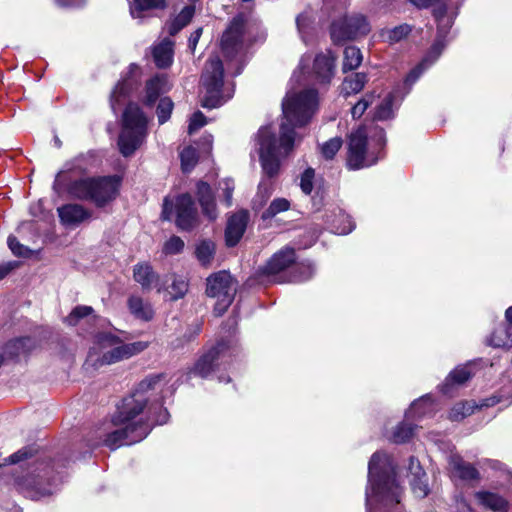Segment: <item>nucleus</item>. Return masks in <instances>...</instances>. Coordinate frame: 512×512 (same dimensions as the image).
<instances>
[{
  "label": "nucleus",
  "instance_id": "1",
  "mask_svg": "<svg viewBox=\"0 0 512 512\" xmlns=\"http://www.w3.org/2000/svg\"><path fill=\"white\" fill-rule=\"evenodd\" d=\"M318 92L304 89L300 92L289 91L283 100L282 110L285 122L281 124L277 140L271 127H262L257 135L258 154L263 172L273 177L280 169V156H287L294 148L296 133L294 128L309 123L318 110Z\"/></svg>",
  "mask_w": 512,
  "mask_h": 512
},
{
  "label": "nucleus",
  "instance_id": "2",
  "mask_svg": "<svg viewBox=\"0 0 512 512\" xmlns=\"http://www.w3.org/2000/svg\"><path fill=\"white\" fill-rule=\"evenodd\" d=\"M163 376L154 375L141 381L134 392L122 400L112 417L114 430L107 434L104 444L110 449L140 442L150 433V414L158 409L151 402L153 395L162 389ZM169 413L162 406L154 421L163 425L167 423Z\"/></svg>",
  "mask_w": 512,
  "mask_h": 512
},
{
  "label": "nucleus",
  "instance_id": "3",
  "mask_svg": "<svg viewBox=\"0 0 512 512\" xmlns=\"http://www.w3.org/2000/svg\"><path fill=\"white\" fill-rule=\"evenodd\" d=\"M402 493L391 457L384 452H375L368 465L367 512H390L400 503Z\"/></svg>",
  "mask_w": 512,
  "mask_h": 512
},
{
  "label": "nucleus",
  "instance_id": "4",
  "mask_svg": "<svg viewBox=\"0 0 512 512\" xmlns=\"http://www.w3.org/2000/svg\"><path fill=\"white\" fill-rule=\"evenodd\" d=\"M148 346L149 343L146 341L125 343L115 334L101 332L95 336L94 344L87 356V363L95 368L112 365L143 352Z\"/></svg>",
  "mask_w": 512,
  "mask_h": 512
},
{
  "label": "nucleus",
  "instance_id": "5",
  "mask_svg": "<svg viewBox=\"0 0 512 512\" xmlns=\"http://www.w3.org/2000/svg\"><path fill=\"white\" fill-rule=\"evenodd\" d=\"M385 133L382 128L374 127L368 131L359 127L349 136L347 166L358 170L374 165L385 146Z\"/></svg>",
  "mask_w": 512,
  "mask_h": 512
},
{
  "label": "nucleus",
  "instance_id": "6",
  "mask_svg": "<svg viewBox=\"0 0 512 512\" xmlns=\"http://www.w3.org/2000/svg\"><path fill=\"white\" fill-rule=\"evenodd\" d=\"M148 119L137 104L130 103L122 115L118 148L124 157L132 156L146 141Z\"/></svg>",
  "mask_w": 512,
  "mask_h": 512
},
{
  "label": "nucleus",
  "instance_id": "7",
  "mask_svg": "<svg viewBox=\"0 0 512 512\" xmlns=\"http://www.w3.org/2000/svg\"><path fill=\"white\" fill-rule=\"evenodd\" d=\"M120 182L119 176L79 179L70 184L69 193L75 198L90 200L102 207L116 197Z\"/></svg>",
  "mask_w": 512,
  "mask_h": 512
},
{
  "label": "nucleus",
  "instance_id": "8",
  "mask_svg": "<svg viewBox=\"0 0 512 512\" xmlns=\"http://www.w3.org/2000/svg\"><path fill=\"white\" fill-rule=\"evenodd\" d=\"M223 65L218 56H212L205 64L202 74V84L205 94L202 106L216 108L223 105L233 95V88L223 87Z\"/></svg>",
  "mask_w": 512,
  "mask_h": 512
},
{
  "label": "nucleus",
  "instance_id": "9",
  "mask_svg": "<svg viewBox=\"0 0 512 512\" xmlns=\"http://www.w3.org/2000/svg\"><path fill=\"white\" fill-rule=\"evenodd\" d=\"M450 30L451 20L449 18H440L433 44L428 49L421 62L407 74L404 80L405 93H409L420 76L439 59L451 39V37H449Z\"/></svg>",
  "mask_w": 512,
  "mask_h": 512
},
{
  "label": "nucleus",
  "instance_id": "10",
  "mask_svg": "<svg viewBox=\"0 0 512 512\" xmlns=\"http://www.w3.org/2000/svg\"><path fill=\"white\" fill-rule=\"evenodd\" d=\"M371 31L368 18L361 13L345 14L334 19L330 26V36L335 44L366 36Z\"/></svg>",
  "mask_w": 512,
  "mask_h": 512
},
{
  "label": "nucleus",
  "instance_id": "11",
  "mask_svg": "<svg viewBox=\"0 0 512 512\" xmlns=\"http://www.w3.org/2000/svg\"><path fill=\"white\" fill-rule=\"evenodd\" d=\"M236 347L228 341H221L200 356L190 369L189 374L201 378L209 377L220 366L230 363L236 354Z\"/></svg>",
  "mask_w": 512,
  "mask_h": 512
},
{
  "label": "nucleus",
  "instance_id": "12",
  "mask_svg": "<svg viewBox=\"0 0 512 512\" xmlns=\"http://www.w3.org/2000/svg\"><path fill=\"white\" fill-rule=\"evenodd\" d=\"M236 293V282L229 272L219 271L207 278L206 294L216 298L214 313L221 316L231 305Z\"/></svg>",
  "mask_w": 512,
  "mask_h": 512
},
{
  "label": "nucleus",
  "instance_id": "13",
  "mask_svg": "<svg viewBox=\"0 0 512 512\" xmlns=\"http://www.w3.org/2000/svg\"><path fill=\"white\" fill-rule=\"evenodd\" d=\"M173 216H175L176 225L182 230H190L195 226L197 210L189 194L179 195L175 200L165 198L162 217L165 220H171Z\"/></svg>",
  "mask_w": 512,
  "mask_h": 512
},
{
  "label": "nucleus",
  "instance_id": "14",
  "mask_svg": "<svg viewBox=\"0 0 512 512\" xmlns=\"http://www.w3.org/2000/svg\"><path fill=\"white\" fill-rule=\"evenodd\" d=\"M247 28L242 16L235 17L223 33L221 39L222 51L228 58L235 57L242 51L248 40Z\"/></svg>",
  "mask_w": 512,
  "mask_h": 512
},
{
  "label": "nucleus",
  "instance_id": "15",
  "mask_svg": "<svg viewBox=\"0 0 512 512\" xmlns=\"http://www.w3.org/2000/svg\"><path fill=\"white\" fill-rule=\"evenodd\" d=\"M448 467L453 479H459L464 482H477L480 480V473L477 468L465 461L457 453H452L448 456Z\"/></svg>",
  "mask_w": 512,
  "mask_h": 512
},
{
  "label": "nucleus",
  "instance_id": "16",
  "mask_svg": "<svg viewBox=\"0 0 512 512\" xmlns=\"http://www.w3.org/2000/svg\"><path fill=\"white\" fill-rule=\"evenodd\" d=\"M335 55L330 50L316 55L313 64L314 79L320 84H329L335 74Z\"/></svg>",
  "mask_w": 512,
  "mask_h": 512
},
{
  "label": "nucleus",
  "instance_id": "17",
  "mask_svg": "<svg viewBox=\"0 0 512 512\" xmlns=\"http://www.w3.org/2000/svg\"><path fill=\"white\" fill-rule=\"evenodd\" d=\"M45 476L46 474L28 475L27 477L18 480V487L27 497L33 500H38L52 493V489L47 487L45 484Z\"/></svg>",
  "mask_w": 512,
  "mask_h": 512
},
{
  "label": "nucleus",
  "instance_id": "18",
  "mask_svg": "<svg viewBox=\"0 0 512 512\" xmlns=\"http://www.w3.org/2000/svg\"><path fill=\"white\" fill-rule=\"evenodd\" d=\"M60 222L67 227H76L91 217V212L80 204H66L57 208Z\"/></svg>",
  "mask_w": 512,
  "mask_h": 512
},
{
  "label": "nucleus",
  "instance_id": "19",
  "mask_svg": "<svg viewBox=\"0 0 512 512\" xmlns=\"http://www.w3.org/2000/svg\"><path fill=\"white\" fill-rule=\"evenodd\" d=\"M248 218L249 215L246 211H240L228 219L225 230V240L228 246H235L240 241L246 230Z\"/></svg>",
  "mask_w": 512,
  "mask_h": 512
},
{
  "label": "nucleus",
  "instance_id": "20",
  "mask_svg": "<svg viewBox=\"0 0 512 512\" xmlns=\"http://www.w3.org/2000/svg\"><path fill=\"white\" fill-rule=\"evenodd\" d=\"M409 470L411 474L410 485L413 494L417 498H424L429 494L427 475L420 466L419 461L411 457L409 461Z\"/></svg>",
  "mask_w": 512,
  "mask_h": 512
},
{
  "label": "nucleus",
  "instance_id": "21",
  "mask_svg": "<svg viewBox=\"0 0 512 512\" xmlns=\"http://www.w3.org/2000/svg\"><path fill=\"white\" fill-rule=\"evenodd\" d=\"M477 504L493 512H509V503L501 495L488 490H479L474 493Z\"/></svg>",
  "mask_w": 512,
  "mask_h": 512
},
{
  "label": "nucleus",
  "instance_id": "22",
  "mask_svg": "<svg viewBox=\"0 0 512 512\" xmlns=\"http://www.w3.org/2000/svg\"><path fill=\"white\" fill-rule=\"evenodd\" d=\"M133 279L144 291H150L159 281V275L149 262H139L133 266Z\"/></svg>",
  "mask_w": 512,
  "mask_h": 512
},
{
  "label": "nucleus",
  "instance_id": "23",
  "mask_svg": "<svg viewBox=\"0 0 512 512\" xmlns=\"http://www.w3.org/2000/svg\"><path fill=\"white\" fill-rule=\"evenodd\" d=\"M127 308L135 319L142 322L151 321L155 315L152 304L139 295H130L128 297Z\"/></svg>",
  "mask_w": 512,
  "mask_h": 512
},
{
  "label": "nucleus",
  "instance_id": "24",
  "mask_svg": "<svg viewBox=\"0 0 512 512\" xmlns=\"http://www.w3.org/2000/svg\"><path fill=\"white\" fill-rule=\"evenodd\" d=\"M295 261V251L284 248L276 252L263 268L264 274L276 275L288 268Z\"/></svg>",
  "mask_w": 512,
  "mask_h": 512
},
{
  "label": "nucleus",
  "instance_id": "25",
  "mask_svg": "<svg viewBox=\"0 0 512 512\" xmlns=\"http://www.w3.org/2000/svg\"><path fill=\"white\" fill-rule=\"evenodd\" d=\"M473 366V363H467L465 365L458 366L451 371L446 377L444 383L441 385L442 393L450 394L454 386L462 385L468 381L474 374Z\"/></svg>",
  "mask_w": 512,
  "mask_h": 512
},
{
  "label": "nucleus",
  "instance_id": "26",
  "mask_svg": "<svg viewBox=\"0 0 512 512\" xmlns=\"http://www.w3.org/2000/svg\"><path fill=\"white\" fill-rule=\"evenodd\" d=\"M197 195L203 215L209 220H215L218 216V211L210 186L205 182H199L197 185Z\"/></svg>",
  "mask_w": 512,
  "mask_h": 512
},
{
  "label": "nucleus",
  "instance_id": "27",
  "mask_svg": "<svg viewBox=\"0 0 512 512\" xmlns=\"http://www.w3.org/2000/svg\"><path fill=\"white\" fill-rule=\"evenodd\" d=\"M168 83L165 76H155L146 83L144 103L147 106L153 105L161 94L168 91Z\"/></svg>",
  "mask_w": 512,
  "mask_h": 512
},
{
  "label": "nucleus",
  "instance_id": "28",
  "mask_svg": "<svg viewBox=\"0 0 512 512\" xmlns=\"http://www.w3.org/2000/svg\"><path fill=\"white\" fill-rule=\"evenodd\" d=\"M396 94L397 91L390 92L377 103L374 111V119L383 121L394 117L395 110L398 107Z\"/></svg>",
  "mask_w": 512,
  "mask_h": 512
},
{
  "label": "nucleus",
  "instance_id": "29",
  "mask_svg": "<svg viewBox=\"0 0 512 512\" xmlns=\"http://www.w3.org/2000/svg\"><path fill=\"white\" fill-rule=\"evenodd\" d=\"M435 411V404L430 395L415 400L405 414L407 420L431 415Z\"/></svg>",
  "mask_w": 512,
  "mask_h": 512
},
{
  "label": "nucleus",
  "instance_id": "30",
  "mask_svg": "<svg viewBox=\"0 0 512 512\" xmlns=\"http://www.w3.org/2000/svg\"><path fill=\"white\" fill-rule=\"evenodd\" d=\"M173 41L163 39L153 48L154 62L159 68H166L171 65L173 60Z\"/></svg>",
  "mask_w": 512,
  "mask_h": 512
},
{
  "label": "nucleus",
  "instance_id": "31",
  "mask_svg": "<svg viewBox=\"0 0 512 512\" xmlns=\"http://www.w3.org/2000/svg\"><path fill=\"white\" fill-rule=\"evenodd\" d=\"M411 32L412 27L404 23L393 28L381 29L379 31V38L381 41L392 45L406 39Z\"/></svg>",
  "mask_w": 512,
  "mask_h": 512
},
{
  "label": "nucleus",
  "instance_id": "32",
  "mask_svg": "<svg viewBox=\"0 0 512 512\" xmlns=\"http://www.w3.org/2000/svg\"><path fill=\"white\" fill-rule=\"evenodd\" d=\"M314 21L315 18L311 11H304L296 18L298 33L305 44H308L313 38L315 31Z\"/></svg>",
  "mask_w": 512,
  "mask_h": 512
},
{
  "label": "nucleus",
  "instance_id": "33",
  "mask_svg": "<svg viewBox=\"0 0 512 512\" xmlns=\"http://www.w3.org/2000/svg\"><path fill=\"white\" fill-rule=\"evenodd\" d=\"M194 14L195 7L193 5L185 6L179 14L167 24L168 33L171 36L177 34L191 22Z\"/></svg>",
  "mask_w": 512,
  "mask_h": 512
},
{
  "label": "nucleus",
  "instance_id": "34",
  "mask_svg": "<svg viewBox=\"0 0 512 512\" xmlns=\"http://www.w3.org/2000/svg\"><path fill=\"white\" fill-rule=\"evenodd\" d=\"M135 85V81L129 77L119 81L111 93L110 105L115 112L117 106L129 95Z\"/></svg>",
  "mask_w": 512,
  "mask_h": 512
},
{
  "label": "nucleus",
  "instance_id": "35",
  "mask_svg": "<svg viewBox=\"0 0 512 512\" xmlns=\"http://www.w3.org/2000/svg\"><path fill=\"white\" fill-rule=\"evenodd\" d=\"M367 82V76L364 73H355L347 76L342 85L341 91L345 96L360 92Z\"/></svg>",
  "mask_w": 512,
  "mask_h": 512
},
{
  "label": "nucleus",
  "instance_id": "36",
  "mask_svg": "<svg viewBox=\"0 0 512 512\" xmlns=\"http://www.w3.org/2000/svg\"><path fill=\"white\" fill-rule=\"evenodd\" d=\"M164 7L165 0H133L130 5V14L133 18H140L143 11Z\"/></svg>",
  "mask_w": 512,
  "mask_h": 512
},
{
  "label": "nucleus",
  "instance_id": "37",
  "mask_svg": "<svg viewBox=\"0 0 512 512\" xmlns=\"http://www.w3.org/2000/svg\"><path fill=\"white\" fill-rule=\"evenodd\" d=\"M464 0H452L449 5L443 4L435 10V20L439 24L440 18H449L451 20V27L454 24V20L458 15V10L463 4Z\"/></svg>",
  "mask_w": 512,
  "mask_h": 512
},
{
  "label": "nucleus",
  "instance_id": "38",
  "mask_svg": "<svg viewBox=\"0 0 512 512\" xmlns=\"http://www.w3.org/2000/svg\"><path fill=\"white\" fill-rule=\"evenodd\" d=\"M362 59L363 56L359 48L356 46H347L344 50L343 71L347 72L358 68Z\"/></svg>",
  "mask_w": 512,
  "mask_h": 512
},
{
  "label": "nucleus",
  "instance_id": "39",
  "mask_svg": "<svg viewBox=\"0 0 512 512\" xmlns=\"http://www.w3.org/2000/svg\"><path fill=\"white\" fill-rule=\"evenodd\" d=\"M489 345L493 347L508 348L512 346V328L500 327L495 330L488 340Z\"/></svg>",
  "mask_w": 512,
  "mask_h": 512
},
{
  "label": "nucleus",
  "instance_id": "40",
  "mask_svg": "<svg viewBox=\"0 0 512 512\" xmlns=\"http://www.w3.org/2000/svg\"><path fill=\"white\" fill-rule=\"evenodd\" d=\"M188 280L183 276L173 275L172 283L169 286L170 299L176 301L183 298L188 292Z\"/></svg>",
  "mask_w": 512,
  "mask_h": 512
},
{
  "label": "nucleus",
  "instance_id": "41",
  "mask_svg": "<svg viewBox=\"0 0 512 512\" xmlns=\"http://www.w3.org/2000/svg\"><path fill=\"white\" fill-rule=\"evenodd\" d=\"M215 245L211 241L204 240L196 247V257L203 265H208L213 259Z\"/></svg>",
  "mask_w": 512,
  "mask_h": 512
},
{
  "label": "nucleus",
  "instance_id": "42",
  "mask_svg": "<svg viewBox=\"0 0 512 512\" xmlns=\"http://www.w3.org/2000/svg\"><path fill=\"white\" fill-rule=\"evenodd\" d=\"M475 404L473 402H459L453 406L449 413V418L452 421H461L465 417L471 415L475 409Z\"/></svg>",
  "mask_w": 512,
  "mask_h": 512
},
{
  "label": "nucleus",
  "instance_id": "43",
  "mask_svg": "<svg viewBox=\"0 0 512 512\" xmlns=\"http://www.w3.org/2000/svg\"><path fill=\"white\" fill-rule=\"evenodd\" d=\"M343 141L340 137H333L320 146V153L326 160H331L342 147Z\"/></svg>",
  "mask_w": 512,
  "mask_h": 512
},
{
  "label": "nucleus",
  "instance_id": "44",
  "mask_svg": "<svg viewBox=\"0 0 512 512\" xmlns=\"http://www.w3.org/2000/svg\"><path fill=\"white\" fill-rule=\"evenodd\" d=\"M289 208H290V202L286 198H276L270 203L269 207L263 212L262 218L263 219L273 218L277 214L289 210Z\"/></svg>",
  "mask_w": 512,
  "mask_h": 512
},
{
  "label": "nucleus",
  "instance_id": "45",
  "mask_svg": "<svg viewBox=\"0 0 512 512\" xmlns=\"http://www.w3.org/2000/svg\"><path fill=\"white\" fill-rule=\"evenodd\" d=\"M414 433V427L406 422L400 423L393 431L390 439L395 443L408 441Z\"/></svg>",
  "mask_w": 512,
  "mask_h": 512
},
{
  "label": "nucleus",
  "instance_id": "46",
  "mask_svg": "<svg viewBox=\"0 0 512 512\" xmlns=\"http://www.w3.org/2000/svg\"><path fill=\"white\" fill-rule=\"evenodd\" d=\"M93 313V308L91 306H77L75 307L71 313L66 317L65 322L68 325L76 326L81 319L91 315Z\"/></svg>",
  "mask_w": 512,
  "mask_h": 512
},
{
  "label": "nucleus",
  "instance_id": "47",
  "mask_svg": "<svg viewBox=\"0 0 512 512\" xmlns=\"http://www.w3.org/2000/svg\"><path fill=\"white\" fill-rule=\"evenodd\" d=\"M173 107L174 104L170 98L163 97L159 100L156 111L159 124H164L169 120Z\"/></svg>",
  "mask_w": 512,
  "mask_h": 512
},
{
  "label": "nucleus",
  "instance_id": "48",
  "mask_svg": "<svg viewBox=\"0 0 512 512\" xmlns=\"http://www.w3.org/2000/svg\"><path fill=\"white\" fill-rule=\"evenodd\" d=\"M294 270L295 281H306L314 275L315 267L310 261H306L297 264Z\"/></svg>",
  "mask_w": 512,
  "mask_h": 512
},
{
  "label": "nucleus",
  "instance_id": "49",
  "mask_svg": "<svg viewBox=\"0 0 512 512\" xmlns=\"http://www.w3.org/2000/svg\"><path fill=\"white\" fill-rule=\"evenodd\" d=\"M180 158L183 171L188 172L197 162V151L193 147H186L181 151Z\"/></svg>",
  "mask_w": 512,
  "mask_h": 512
},
{
  "label": "nucleus",
  "instance_id": "50",
  "mask_svg": "<svg viewBox=\"0 0 512 512\" xmlns=\"http://www.w3.org/2000/svg\"><path fill=\"white\" fill-rule=\"evenodd\" d=\"M375 96L373 94H366L361 98L352 108L351 114L354 119L360 118L367 108L374 102Z\"/></svg>",
  "mask_w": 512,
  "mask_h": 512
},
{
  "label": "nucleus",
  "instance_id": "51",
  "mask_svg": "<svg viewBox=\"0 0 512 512\" xmlns=\"http://www.w3.org/2000/svg\"><path fill=\"white\" fill-rule=\"evenodd\" d=\"M315 170L311 167L306 168L300 176V188L303 193L309 195L314 187Z\"/></svg>",
  "mask_w": 512,
  "mask_h": 512
},
{
  "label": "nucleus",
  "instance_id": "52",
  "mask_svg": "<svg viewBox=\"0 0 512 512\" xmlns=\"http://www.w3.org/2000/svg\"><path fill=\"white\" fill-rule=\"evenodd\" d=\"M184 248L183 240L178 236H172L169 238L163 247V252L165 254L173 255L180 253Z\"/></svg>",
  "mask_w": 512,
  "mask_h": 512
},
{
  "label": "nucleus",
  "instance_id": "53",
  "mask_svg": "<svg viewBox=\"0 0 512 512\" xmlns=\"http://www.w3.org/2000/svg\"><path fill=\"white\" fill-rule=\"evenodd\" d=\"M207 123L206 117L200 111L195 112L189 121L188 133L193 134Z\"/></svg>",
  "mask_w": 512,
  "mask_h": 512
},
{
  "label": "nucleus",
  "instance_id": "54",
  "mask_svg": "<svg viewBox=\"0 0 512 512\" xmlns=\"http://www.w3.org/2000/svg\"><path fill=\"white\" fill-rule=\"evenodd\" d=\"M31 455H32V449L31 448H23V449L15 452L14 454L9 456L8 458H4L3 462L2 463L0 462V466L4 465V464H16V463H19L20 461H22L24 459H27Z\"/></svg>",
  "mask_w": 512,
  "mask_h": 512
},
{
  "label": "nucleus",
  "instance_id": "55",
  "mask_svg": "<svg viewBox=\"0 0 512 512\" xmlns=\"http://www.w3.org/2000/svg\"><path fill=\"white\" fill-rule=\"evenodd\" d=\"M411 4L418 8H427L431 5H434L433 15L435 16V10L439 8V6L446 4L449 5L452 0H408Z\"/></svg>",
  "mask_w": 512,
  "mask_h": 512
},
{
  "label": "nucleus",
  "instance_id": "56",
  "mask_svg": "<svg viewBox=\"0 0 512 512\" xmlns=\"http://www.w3.org/2000/svg\"><path fill=\"white\" fill-rule=\"evenodd\" d=\"M7 243L12 253L16 256H26L29 253V249L22 245L14 236H9Z\"/></svg>",
  "mask_w": 512,
  "mask_h": 512
},
{
  "label": "nucleus",
  "instance_id": "57",
  "mask_svg": "<svg viewBox=\"0 0 512 512\" xmlns=\"http://www.w3.org/2000/svg\"><path fill=\"white\" fill-rule=\"evenodd\" d=\"M220 188L224 192L225 201L228 206L232 203V193L234 190V183L230 179H225L219 183Z\"/></svg>",
  "mask_w": 512,
  "mask_h": 512
},
{
  "label": "nucleus",
  "instance_id": "58",
  "mask_svg": "<svg viewBox=\"0 0 512 512\" xmlns=\"http://www.w3.org/2000/svg\"><path fill=\"white\" fill-rule=\"evenodd\" d=\"M454 500L453 512H475L462 494L456 495Z\"/></svg>",
  "mask_w": 512,
  "mask_h": 512
},
{
  "label": "nucleus",
  "instance_id": "59",
  "mask_svg": "<svg viewBox=\"0 0 512 512\" xmlns=\"http://www.w3.org/2000/svg\"><path fill=\"white\" fill-rule=\"evenodd\" d=\"M310 58L311 57L306 54L301 57L298 68L294 71V73L292 75V78H291L292 81H299L298 80L299 74L305 73V71L307 70V68L309 66Z\"/></svg>",
  "mask_w": 512,
  "mask_h": 512
},
{
  "label": "nucleus",
  "instance_id": "60",
  "mask_svg": "<svg viewBox=\"0 0 512 512\" xmlns=\"http://www.w3.org/2000/svg\"><path fill=\"white\" fill-rule=\"evenodd\" d=\"M342 218H343V221L345 222V225L343 227L335 226L334 231L337 234L346 235L354 229V224L349 216L343 214Z\"/></svg>",
  "mask_w": 512,
  "mask_h": 512
},
{
  "label": "nucleus",
  "instance_id": "61",
  "mask_svg": "<svg viewBox=\"0 0 512 512\" xmlns=\"http://www.w3.org/2000/svg\"><path fill=\"white\" fill-rule=\"evenodd\" d=\"M27 342H30V339L29 338H21V339H16L14 341H11L8 345H7V349L8 350H11L12 348L16 349V351H10V354L12 356H17L20 354V351L19 349L20 348H24V346L26 345Z\"/></svg>",
  "mask_w": 512,
  "mask_h": 512
},
{
  "label": "nucleus",
  "instance_id": "62",
  "mask_svg": "<svg viewBox=\"0 0 512 512\" xmlns=\"http://www.w3.org/2000/svg\"><path fill=\"white\" fill-rule=\"evenodd\" d=\"M202 28H197L189 37L188 39V47L190 51L193 53L196 49V46L198 44V41L202 35Z\"/></svg>",
  "mask_w": 512,
  "mask_h": 512
},
{
  "label": "nucleus",
  "instance_id": "63",
  "mask_svg": "<svg viewBox=\"0 0 512 512\" xmlns=\"http://www.w3.org/2000/svg\"><path fill=\"white\" fill-rule=\"evenodd\" d=\"M14 267L15 265L12 262L0 264V280L13 270Z\"/></svg>",
  "mask_w": 512,
  "mask_h": 512
},
{
  "label": "nucleus",
  "instance_id": "64",
  "mask_svg": "<svg viewBox=\"0 0 512 512\" xmlns=\"http://www.w3.org/2000/svg\"><path fill=\"white\" fill-rule=\"evenodd\" d=\"M56 2L61 6L72 7L82 5L85 0H56Z\"/></svg>",
  "mask_w": 512,
  "mask_h": 512
}]
</instances>
